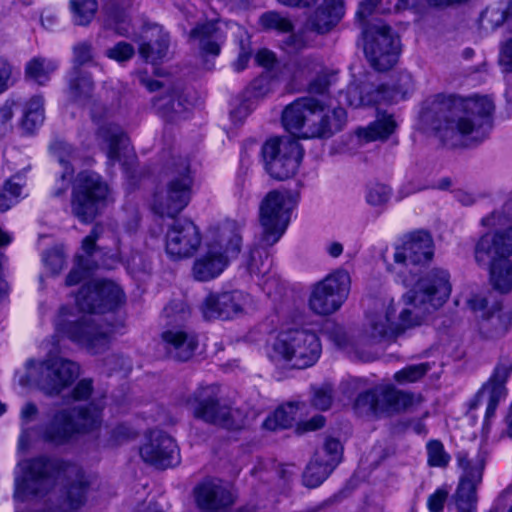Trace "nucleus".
<instances>
[{
    "mask_svg": "<svg viewBox=\"0 0 512 512\" xmlns=\"http://www.w3.org/2000/svg\"><path fill=\"white\" fill-rule=\"evenodd\" d=\"M322 346L318 335L304 328H289L280 331L269 344V359L280 365L305 369L320 358Z\"/></svg>",
    "mask_w": 512,
    "mask_h": 512,
    "instance_id": "20e7f679",
    "label": "nucleus"
},
{
    "mask_svg": "<svg viewBox=\"0 0 512 512\" xmlns=\"http://www.w3.org/2000/svg\"><path fill=\"white\" fill-rule=\"evenodd\" d=\"M68 95L71 101L81 102L88 98L93 90V82L89 75L84 74L78 68H74L68 78Z\"/></svg>",
    "mask_w": 512,
    "mask_h": 512,
    "instance_id": "a19ab883",
    "label": "nucleus"
},
{
    "mask_svg": "<svg viewBox=\"0 0 512 512\" xmlns=\"http://www.w3.org/2000/svg\"><path fill=\"white\" fill-rule=\"evenodd\" d=\"M57 477L63 483L58 500L59 512L80 509L86 501V494L92 483L91 476L86 475L78 465L66 463L58 467Z\"/></svg>",
    "mask_w": 512,
    "mask_h": 512,
    "instance_id": "a211bd4d",
    "label": "nucleus"
},
{
    "mask_svg": "<svg viewBox=\"0 0 512 512\" xmlns=\"http://www.w3.org/2000/svg\"><path fill=\"white\" fill-rule=\"evenodd\" d=\"M169 46V37L161 30H157V37L150 42L142 43L139 47V54L147 62L157 63L161 61L167 54Z\"/></svg>",
    "mask_w": 512,
    "mask_h": 512,
    "instance_id": "37998d69",
    "label": "nucleus"
},
{
    "mask_svg": "<svg viewBox=\"0 0 512 512\" xmlns=\"http://www.w3.org/2000/svg\"><path fill=\"white\" fill-rule=\"evenodd\" d=\"M255 308L250 294L241 290L211 292L203 300L201 311L206 319L230 320Z\"/></svg>",
    "mask_w": 512,
    "mask_h": 512,
    "instance_id": "f3484780",
    "label": "nucleus"
},
{
    "mask_svg": "<svg viewBox=\"0 0 512 512\" xmlns=\"http://www.w3.org/2000/svg\"><path fill=\"white\" fill-rule=\"evenodd\" d=\"M190 41L197 45L203 54L218 55L224 35L215 22L198 24L190 32Z\"/></svg>",
    "mask_w": 512,
    "mask_h": 512,
    "instance_id": "473e14b6",
    "label": "nucleus"
},
{
    "mask_svg": "<svg viewBox=\"0 0 512 512\" xmlns=\"http://www.w3.org/2000/svg\"><path fill=\"white\" fill-rule=\"evenodd\" d=\"M197 505L208 512H218L233 504V496L220 480H206L195 489Z\"/></svg>",
    "mask_w": 512,
    "mask_h": 512,
    "instance_id": "c85d7f7f",
    "label": "nucleus"
},
{
    "mask_svg": "<svg viewBox=\"0 0 512 512\" xmlns=\"http://www.w3.org/2000/svg\"><path fill=\"white\" fill-rule=\"evenodd\" d=\"M450 275L443 269H432L403 295L404 307L396 312L398 334L423 323L431 313L441 308L451 294Z\"/></svg>",
    "mask_w": 512,
    "mask_h": 512,
    "instance_id": "f03ea898",
    "label": "nucleus"
},
{
    "mask_svg": "<svg viewBox=\"0 0 512 512\" xmlns=\"http://www.w3.org/2000/svg\"><path fill=\"white\" fill-rule=\"evenodd\" d=\"M84 261H86L82 256L77 258L76 267L69 273L66 278V284L68 286H72L77 284L83 278V270H84Z\"/></svg>",
    "mask_w": 512,
    "mask_h": 512,
    "instance_id": "338daca9",
    "label": "nucleus"
},
{
    "mask_svg": "<svg viewBox=\"0 0 512 512\" xmlns=\"http://www.w3.org/2000/svg\"><path fill=\"white\" fill-rule=\"evenodd\" d=\"M92 120L97 126L96 141L98 146L106 153L110 163L120 160V150L124 144V134L121 127L115 124L105 108L95 107L92 111Z\"/></svg>",
    "mask_w": 512,
    "mask_h": 512,
    "instance_id": "b1692460",
    "label": "nucleus"
},
{
    "mask_svg": "<svg viewBox=\"0 0 512 512\" xmlns=\"http://www.w3.org/2000/svg\"><path fill=\"white\" fill-rule=\"evenodd\" d=\"M193 178L187 160H180L172 170L165 187L156 191L151 200L152 211L160 217H175L189 204Z\"/></svg>",
    "mask_w": 512,
    "mask_h": 512,
    "instance_id": "0eeeda50",
    "label": "nucleus"
},
{
    "mask_svg": "<svg viewBox=\"0 0 512 512\" xmlns=\"http://www.w3.org/2000/svg\"><path fill=\"white\" fill-rule=\"evenodd\" d=\"M427 462L431 467L445 468L450 462V455L446 452L444 445L439 440H431L426 445Z\"/></svg>",
    "mask_w": 512,
    "mask_h": 512,
    "instance_id": "09e8293b",
    "label": "nucleus"
},
{
    "mask_svg": "<svg viewBox=\"0 0 512 512\" xmlns=\"http://www.w3.org/2000/svg\"><path fill=\"white\" fill-rule=\"evenodd\" d=\"M206 245L205 252L199 256L193 265V275L199 281H209L218 277L227 267L229 259L221 251Z\"/></svg>",
    "mask_w": 512,
    "mask_h": 512,
    "instance_id": "7c9ffc66",
    "label": "nucleus"
},
{
    "mask_svg": "<svg viewBox=\"0 0 512 512\" xmlns=\"http://www.w3.org/2000/svg\"><path fill=\"white\" fill-rule=\"evenodd\" d=\"M261 248H254L250 251L249 258L247 261V269L250 274H254L256 276L265 277L270 273L272 262L269 258V255L263 245Z\"/></svg>",
    "mask_w": 512,
    "mask_h": 512,
    "instance_id": "a18cd8bd",
    "label": "nucleus"
},
{
    "mask_svg": "<svg viewBox=\"0 0 512 512\" xmlns=\"http://www.w3.org/2000/svg\"><path fill=\"white\" fill-rule=\"evenodd\" d=\"M202 242L198 227L188 219L174 221L165 234V252L173 260L190 258Z\"/></svg>",
    "mask_w": 512,
    "mask_h": 512,
    "instance_id": "412c9836",
    "label": "nucleus"
},
{
    "mask_svg": "<svg viewBox=\"0 0 512 512\" xmlns=\"http://www.w3.org/2000/svg\"><path fill=\"white\" fill-rule=\"evenodd\" d=\"M58 333L85 347L92 354L105 351L111 342L114 326L98 316L77 317L71 309L62 307L55 321Z\"/></svg>",
    "mask_w": 512,
    "mask_h": 512,
    "instance_id": "39448f33",
    "label": "nucleus"
},
{
    "mask_svg": "<svg viewBox=\"0 0 512 512\" xmlns=\"http://www.w3.org/2000/svg\"><path fill=\"white\" fill-rule=\"evenodd\" d=\"M350 284L346 270L334 271L314 287L309 299L310 308L319 315L334 313L346 300Z\"/></svg>",
    "mask_w": 512,
    "mask_h": 512,
    "instance_id": "2eb2a0df",
    "label": "nucleus"
},
{
    "mask_svg": "<svg viewBox=\"0 0 512 512\" xmlns=\"http://www.w3.org/2000/svg\"><path fill=\"white\" fill-rule=\"evenodd\" d=\"M57 68L58 65L54 60L38 56L27 62L25 76L29 81L38 85H45Z\"/></svg>",
    "mask_w": 512,
    "mask_h": 512,
    "instance_id": "ea45409f",
    "label": "nucleus"
},
{
    "mask_svg": "<svg viewBox=\"0 0 512 512\" xmlns=\"http://www.w3.org/2000/svg\"><path fill=\"white\" fill-rule=\"evenodd\" d=\"M391 195V189L384 184H374L369 187L367 193V202L374 206L385 204Z\"/></svg>",
    "mask_w": 512,
    "mask_h": 512,
    "instance_id": "6e6d98bb",
    "label": "nucleus"
},
{
    "mask_svg": "<svg viewBox=\"0 0 512 512\" xmlns=\"http://www.w3.org/2000/svg\"><path fill=\"white\" fill-rule=\"evenodd\" d=\"M164 312L170 319L169 326L161 334L164 350L174 360L187 361L193 357L198 339L192 330L176 323L187 320L190 311L184 303L175 302L166 306Z\"/></svg>",
    "mask_w": 512,
    "mask_h": 512,
    "instance_id": "1a4fd4ad",
    "label": "nucleus"
},
{
    "mask_svg": "<svg viewBox=\"0 0 512 512\" xmlns=\"http://www.w3.org/2000/svg\"><path fill=\"white\" fill-rule=\"evenodd\" d=\"M494 109V102L487 96H437L421 118L444 145L460 147L487 137Z\"/></svg>",
    "mask_w": 512,
    "mask_h": 512,
    "instance_id": "f257e3e1",
    "label": "nucleus"
},
{
    "mask_svg": "<svg viewBox=\"0 0 512 512\" xmlns=\"http://www.w3.org/2000/svg\"><path fill=\"white\" fill-rule=\"evenodd\" d=\"M342 445L334 438H329L324 444L322 453H318L324 462L335 468L341 460Z\"/></svg>",
    "mask_w": 512,
    "mask_h": 512,
    "instance_id": "5fc2aeb1",
    "label": "nucleus"
},
{
    "mask_svg": "<svg viewBox=\"0 0 512 512\" xmlns=\"http://www.w3.org/2000/svg\"><path fill=\"white\" fill-rule=\"evenodd\" d=\"M267 172L277 180L293 176L302 160L303 150L293 138H272L262 148Z\"/></svg>",
    "mask_w": 512,
    "mask_h": 512,
    "instance_id": "f8f14e48",
    "label": "nucleus"
},
{
    "mask_svg": "<svg viewBox=\"0 0 512 512\" xmlns=\"http://www.w3.org/2000/svg\"><path fill=\"white\" fill-rule=\"evenodd\" d=\"M70 5L74 21L78 25L88 24L97 11L95 0H71Z\"/></svg>",
    "mask_w": 512,
    "mask_h": 512,
    "instance_id": "49530a36",
    "label": "nucleus"
},
{
    "mask_svg": "<svg viewBox=\"0 0 512 512\" xmlns=\"http://www.w3.org/2000/svg\"><path fill=\"white\" fill-rule=\"evenodd\" d=\"M512 373V361L510 359H501L489 380L483 385L478 392V401H485L486 419L494 416L497 406L501 400L507 395L506 382Z\"/></svg>",
    "mask_w": 512,
    "mask_h": 512,
    "instance_id": "bb28decb",
    "label": "nucleus"
},
{
    "mask_svg": "<svg viewBox=\"0 0 512 512\" xmlns=\"http://www.w3.org/2000/svg\"><path fill=\"white\" fill-rule=\"evenodd\" d=\"M381 412H400L409 409L415 403V397L399 391L392 386L380 390Z\"/></svg>",
    "mask_w": 512,
    "mask_h": 512,
    "instance_id": "e433bc0d",
    "label": "nucleus"
},
{
    "mask_svg": "<svg viewBox=\"0 0 512 512\" xmlns=\"http://www.w3.org/2000/svg\"><path fill=\"white\" fill-rule=\"evenodd\" d=\"M106 55L118 62L126 61L134 55V48L126 42H119L106 51Z\"/></svg>",
    "mask_w": 512,
    "mask_h": 512,
    "instance_id": "bf43d9fd",
    "label": "nucleus"
},
{
    "mask_svg": "<svg viewBox=\"0 0 512 512\" xmlns=\"http://www.w3.org/2000/svg\"><path fill=\"white\" fill-rule=\"evenodd\" d=\"M263 281L260 283L263 291L267 294L268 297L276 298L280 296L284 290V285L282 284L280 278L276 274H267L263 277Z\"/></svg>",
    "mask_w": 512,
    "mask_h": 512,
    "instance_id": "4d7b16f0",
    "label": "nucleus"
},
{
    "mask_svg": "<svg viewBox=\"0 0 512 512\" xmlns=\"http://www.w3.org/2000/svg\"><path fill=\"white\" fill-rule=\"evenodd\" d=\"M100 425V411L96 407L73 409L57 413L44 432L46 440L61 444L76 432H90Z\"/></svg>",
    "mask_w": 512,
    "mask_h": 512,
    "instance_id": "4468645a",
    "label": "nucleus"
},
{
    "mask_svg": "<svg viewBox=\"0 0 512 512\" xmlns=\"http://www.w3.org/2000/svg\"><path fill=\"white\" fill-rule=\"evenodd\" d=\"M259 24L263 29L276 30L278 32H289L293 25L291 21L281 14L270 11L262 14L259 18Z\"/></svg>",
    "mask_w": 512,
    "mask_h": 512,
    "instance_id": "8fccbe9b",
    "label": "nucleus"
},
{
    "mask_svg": "<svg viewBox=\"0 0 512 512\" xmlns=\"http://www.w3.org/2000/svg\"><path fill=\"white\" fill-rule=\"evenodd\" d=\"M433 256V241L431 236L423 231L408 235L394 253L396 263L405 265L424 264Z\"/></svg>",
    "mask_w": 512,
    "mask_h": 512,
    "instance_id": "cd10ccee",
    "label": "nucleus"
},
{
    "mask_svg": "<svg viewBox=\"0 0 512 512\" xmlns=\"http://www.w3.org/2000/svg\"><path fill=\"white\" fill-rule=\"evenodd\" d=\"M54 468L55 463L44 458L21 461L16 472L15 498L25 500L45 490L51 483Z\"/></svg>",
    "mask_w": 512,
    "mask_h": 512,
    "instance_id": "aec40b11",
    "label": "nucleus"
},
{
    "mask_svg": "<svg viewBox=\"0 0 512 512\" xmlns=\"http://www.w3.org/2000/svg\"><path fill=\"white\" fill-rule=\"evenodd\" d=\"M141 458L157 468L165 469L179 463V450L172 437L162 431H152L140 448Z\"/></svg>",
    "mask_w": 512,
    "mask_h": 512,
    "instance_id": "5701e85b",
    "label": "nucleus"
},
{
    "mask_svg": "<svg viewBox=\"0 0 512 512\" xmlns=\"http://www.w3.org/2000/svg\"><path fill=\"white\" fill-rule=\"evenodd\" d=\"M44 121V99L33 96L25 104L21 125L27 132H33Z\"/></svg>",
    "mask_w": 512,
    "mask_h": 512,
    "instance_id": "79ce46f5",
    "label": "nucleus"
},
{
    "mask_svg": "<svg viewBox=\"0 0 512 512\" xmlns=\"http://www.w3.org/2000/svg\"><path fill=\"white\" fill-rule=\"evenodd\" d=\"M188 404L194 417L206 423L227 429H241L246 424L242 411L221 402L217 386L208 385L198 388L189 398Z\"/></svg>",
    "mask_w": 512,
    "mask_h": 512,
    "instance_id": "6e6552de",
    "label": "nucleus"
},
{
    "mask_svg": "<svg viewBox=\"0 0 512 512\" xmlns=\"http://www.w3.org/2000/svg\"><path fill=\"white\" fill-rule=\"evenodd\" d=\"M489 282L496 291L507 294L512 291V261L502 259L488 266Z\"/></svg>",
    "mask_w": 512,
    "mask_h": 512,
    "instance_id": "4c0bfd02",
    "label": "nucleus"
},
{
    "mask_svg": "<svg viewBox=\"0 0 512 512\" xmlns=\"http://www.w3.org/2000/svg\"><path fill=\"white\" fill-rule=\"evenodd\" d=\"M448 495L449 490L444 486L438 488L434 493H432L427 500V508L429 512H441L444 509Z\"/></svg>",
    "mask_w": 512,
    "mask_h": 512,
    "instance_id": "13d9d810",
    "label": "nucleus"
},
{
    "mask_svg": "<svg viewBox=\"0 0 512 512\" xmlns=\"http://www.w3.org/2000/svg\"><path fill=\"white\" fill-rule=\"evenodd\" d=\"M456 458L461 469L455 494L458 512H476L477 489L483 479L485 460L480 455L470 458L465 452L458 453Z\"/></svg>",
    "mask_w": 512,
    "mask_h": 512,
    "instance_id": "dca6fc26",
    "label": "nucleus"
},
{
    "mask_svg": "<svg viewBox=\"0 0 512 512\" xmlns=\"http://www.w3.org/2000/svg\"><path fill=\"white\" fill-rule=\"evenodd\" d=\"M512 19V1H498L488 6L480 16L482 29L494 30L505 20Z\"/></svg>",
    "mask_w": 512,
    "mask_h": 512,
    "instance_id": "58836bf2",
    "label": "nucleus"
},
{
    "mask_svg": "<svg viewBox=\"0 0 512 512\" xmlns=\"http://www.w3.org/2000/svg\"><path fill=\"white\" fill-rule=\"evenodd\" d=\"M113 193L102 177L91 171L78 174L72 194V212L82 222L93 220L109 203Z\"/></svg>",
    "mask_w": 512,
    "mask_h": 512,
    "instance_id": "423d86ee",
    "label": "nucleus"
},
{
    "mask_svg": "<svg viewBox=\"0 0 512 512\" xmlns=\"http://www.w3.org/2000/svg\"><path fill=\"white\" fill-rule=\"evenodd\" d=\"M333 467L324 462L319 454L308 464L304 474L303 483L309 488L318 487L333 471Z\"/></svg>",
    "mask_w": 512,
    "mask_h": 512,
    "instance_id": "c03bdc74",
    "label": "nucleus"
},
{
    "mask_svg": "<svg viewBox=\"0 0 512 512\" xmlns=\"http://www.w3.org/2000/svg\"><path fill=\"white\" fill-rule=\"evenodd\" d=\"M410 81V76L404 75L401 78L402 83L398 86L387 87L365 84L360 88L351 87L348 90L349 104L353 107H359L362 105L396 103L407 94Z\"/></svg>",
    "mask_w": 512,
    "mask_h": 512,
    "instance_id": "4be33fe9",
    "label": "nucleus"
},
{
    "mask_svg": "<svg viewBox=\"0 0 512 512\" xmlns=\"http://www.w3.org/2000/svg\"><path fill=\"white\" fill-rule=\"evenodd\" d=\"M354 408L360 414L381 412L380 392L378 394L374 391L361 393L355 401Z\"/></svg>",
    "mask_w": 512,
    "mask_h": 512,
    "instance_id": "3c124183",
    "label": "nucleus"
},
{
    "mask_svg": "<svg viewBox=\"0 0 512 512\" xmlns=\"http://www.w3.org/2000/svg\"><path fill=\"white\" fill-rule=\"evenodd\" d=\"M345 122L346 111L342 107L330 109L314 97L297 99L282 113L285 129L301 138L329 137L340 131Z\"/></svg>",
    "mask_w": 512,
    "mask_h": 512,
    "instance_id": "7ed1b4c3",
    "label": "nucleus"
},
{
    "mask_svg": "<svg viewBox=\"0 0 512 512\" xmlns=\"http://www.w3.org/2000/svg\"><path fill=\"white\" fill-rule=\"evenodd\" d=\"M512 214V194L506 201L503 211H495L490 215L484 217L481 221L482 225L488 228H499L506 225L509 222Z\"/></svg>",
    "mask_w": 512,
    "mask_h": 512,
    "instance_id": "603ef678",
    "label": "nucleus"
},
{
    "mask_svg": "<svg viewBox=\"0 0 512 512\" xmlns=\"http://www.w3.org/2000/svg\"><path fill=\"white\" fill-rule=\"evenodd\" d=\"M395 318L396 308L392 303L369 313L360 334V341L370 345L398 336Z\"/></svg>",
    "mask_w": 512,
    "mask_h": 512,
    "instance_id": "393cba45",
    "label": "nucleus"
},
{
    "mask_svg": "<svg viewBox=\"0 0 512 512\" xmlns=\"http://www.w3.org/2000/svg\"><path fill=\"white\" fill-rule=\"evenodd\" d=\"M325 423V418L322 415H316L312 417L310 420L305 422H300L297 425L296 431L298 433H304L308 431H315L321 427H323Z\"/></svg>",
    "mask_w": 512,
    "mask_h": 512,
    "instance_id": "0e129e2a",
    "label": "nucleus"
},
{
    "mask_svg": "<svg viewBox=\"0 0 512 512\" xmlns=\"http://www.w3.org/2000/svg\"><path fill=\"white\" fill-rule=\"evenodd\" d=\"M396 128V122L392 115L382 114L366 127L358 128L355 133L364 142L384 141Z\"/></svg>",
    "mask_w": 512,
    "mask_h": 512,
    "instance_id": "f704fd0d",
    "label": "nucleus"
},
{
    "mask_svg": "<svg viewBox=\"0 0 512 512\" xmlns=\"http://www.w3.org/2000/svg\"><path fill=\"white\" fill-rule=\"evenodd\" d=\"M380 2L381 0H365L361 2L356 13L357 18L360 21L366 20L377 9Z\"/></svg>",
    "mask_w": 512,
    "mask_h": 512,
    "instance_id": "e2e57ef3",
    "label": "nucleus"
},
{
    "mask_svg": "<svg viewBox=\"0 0 512 512\" xmlns=\"http://www.w3.org/2000/svg\"><path fill=\"white\" fill-rule=\"evenodd\" d=\"M511 256L512 227L505 232L485 233L479 238L474 249V258L479 266L488 267Z\"/></svg>",
    "mask_w": 512,
    "mask_h": 512,
    "instance_id": "a878e982",
    "label": "nucleus"
},
{
    "mask_svg": "<svg viewBox=\"0 0 512 512\" xmlns=\"http://www.w3.org/2000/svg\"><path fill=\"white\" fill-rule=\"evenodd\" d=\"M54 153L57 155L59 162L64 167V173L62 174V179L64 180L66 176H70L72 174V170L68 167L67 161H65L61 155V151L71 153L72 149L71 147L64 143V142H58L55 143L52 147Z\"/></svg>",
    "mask_w": 512,
    "mask_h": 512,
    "instance_id": "680f3d73",
    "label": "nucleus"
},
{
    "mask_svg": "<svg viewBox=\"0 0 512 512\" xmlns=\"http://www.w3.org/2000/svg\"><path fill=\"white\" fill-rule=\"evenodd\" d=\"M364 51L371 65L379 71L393 67L398 59L399 39L391 28L378 23L365 29Z\"/></svg>",
    "mask_w": 512,
    "mask_h": 512,
    "instance_id": "ddd939ff",
    "label": "nucleus"
},
{
    "mask_svg": "<svg viewBox=\"0 0 512 512\" xmlns=\"http://www.w3.org/2000/svg\"><path fill=\"white\" fill-rule=\"evenodd\" d=\"M304 403H288L276 409L263 423L264 428L275 431L290 427L297 417L303 414Z\"/></svg>",
    "mask_w": 512,
    "mask_h": 512,
    "instance_id": "c9c22d12",
    "label": "nucleus"
},
{
    "mask_svg": "<svg viewBox=\"0 0 512 512\" xmlns=\"http://www.w3.org/2000/svg\"><path fill=\"white\" fill-rule=\"evenodd\" d=\"M123 299V291L117 284L94 279L81 288L76 303L83 312L102 313L113 310L123 302Z\"/></svg>",
    "mask_w": 512,
    "mask_h": 512,
    "instance_id": "6ab92c4d",
    "label": "nucleus"
},
{
    "mask_svg": "<svg viewBox=\"0 0 512 512\" xmlns=\"http://www.w3.org/2000/svg\"><path fill=\"white\" fill-rule=\"evenodd\" d=\"M241 244L239 225L235 221H225L212 231L206 245L210 248L214 246V250H219L232 259L239 254Z\"/></svg>",
    "mask_w": 512,
    "mask_h": 512,
    "instance_id": "c756f323",
    "label": "nucleus"
},
{
    "mask_svg": "<svg viewBox=\"0 0 512 512\" xmlns=\"http://www.w3.org/2000/svg\"><path fill=\"white\" fill-rule=\"evenodd\" d=\"M80 374L77 363L52 357L43 362H28V377L36 382L46 394H59L71 385Z\"/></svg>",
    "mask_w": 512,
    "mask_h": 512,
    "instance_id": "9b49d317",
    "label": "nucleus"
},
{
    "mask_svg": "<svg viewBox=\"0 0 512 512\" xmlns=\"http://www.w3.org/2000/svg\"><path fill=\"white\" fill-rule=\"evenodd\" d=\"M74 58L78 64L87 63L92 58L91 46L87 43H81L75 46Z\"/></svg>",
    "mask_w": 512,
    "mask_h": 512,
    "instance_id": "69168bd1",
    "label": "nucleus"
},
{
    "mask_svg": "<svg viewBox=\"0 0 512 512\" xmlns=\"http://www.w3.org/2000/svg\"><path fill=\"white\" fill-rule=\"evenodd\" d=\"M153 107L163 118L175 121L184 117L188 103L179 92L172 91L154 99Z\"/></svg>",
    "mask_w": 512,
    "mask_h": 512,
    "instance_id": "72a5a7b5",
    "label": "nucleus"
},
{
    "mask_svg": "<svg viewBox=\"0 0 512 512\" xmlns=\"http://www.w3.org/2000/svg\"><path fill=\"white\" fill-rule=\"evenodd\" d=\"M255 61L258 65L263 66L265 68H270L274 65L276 61L275 54L268 49H261L255 56Z\"/></svg>",
    "mask_w": 512,
    "mask_h": 512,
    "instance_id": "774afa93",
    "label": "nucleus"
},
{
    "mask_svg": "<svg viewBox=\"0 0 512 512\" xmlns=\"http://www.w3.org/2000/svg\"><path fill=\"white\" fill-rule=\"evenodd\" d=\"M11 76V64L6 59L0 57V94L8 88Z\"/></svg>",
    "mask_w": 512,
    "mask_h": 512,
    "instance_id": "052dcab7",
    "label": "nucleus"
},
{
    "mask_svg": "<svg viewBox=\"0 0 512 512\" xmlns=\"http://www.w3.org/2000/svg\"><path fill=\"white\" fill-rule=\"evenodd\" d=\"M333 398L334 395L331 384L324 383L319 387L313 388L311 403L316 409L325 411L331 407Z\"/></svg>",
    "mask_w": 512,
    "mask_h": 512,
    "instance_id": "864d4df0",
    "label": "nucleus"
},
{
    "mask_svg": "<svg viewBox=\"0 0 512 512\" xmlns=\"http://www.w3.org/2000/svg\"><path fill=\"white\" fill-rule=\"evenodd\" d=\"M342 0H325L308 20L311 30L323 34L329 32L343 16Z\"/></svg>",
    "mask_w": 512,
    "mask_h": 512,
    "instance_id": "2f4dec72",
    "label": "nucleus"
},
{
    "mask_svg": "<svg viewBox=\"0 0 512 512\" xmlns=\"http://www.w3.org/2000/svg\"><path fill=\"white\" fill-rule=\"evenodd\" d=\"M295 201L287 191L269 192L260 205L261 242L272 246L285 233Z\"/></svg>",
    "mask_w": 512,
    "mask_h": 512,
    "instance_id": "9d476101",
    "label": "nucleus"
},
{
    "mask_svg": "<svg viewBox=\"0 0 512 512\" xmlns=\"http://www.w3.org/2000/svg\"><path fill=\"white\" fill-rule=\"evenodd\" d=\"M431 369L429 363L409 365L394 374V379L399 384H409L420 380Z\"/></svg>",
    "mask_w": 512,
    "mask_h": 512,
    "instance_id": "de8ad7c7",
    "label": "nucleus"
}]
</instances>
